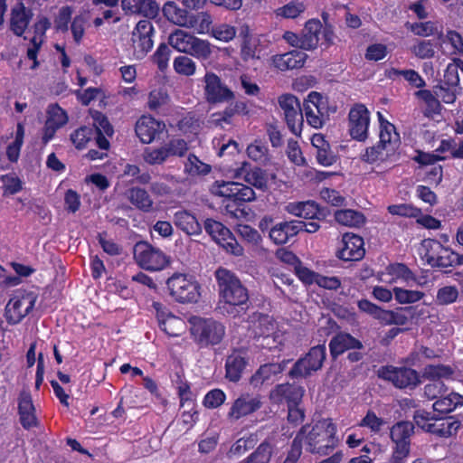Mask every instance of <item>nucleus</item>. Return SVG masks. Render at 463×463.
Here are the masks:
<instances>
[{
	"label": "nucleus",
	"mask_w": 463,
	"mask_h": 463,
	"mask_svg": "<svg viewBox=\"0 0 463 463\" xmlns=\"http://www.w3.org/2000/svg\"><path fill=\"white\" fill-rule=\"evenodd\" d=\"M336 430L332 419L326 418L303 426L298 435L310 453L328 455L339 443Z\"/></svg>",
	"instance_id": "obj_1"
},
{
	"label": "nucleus",
	"mask_w": 463,
	"mask_h": 463,
	"mask_svg": "<svg viewBox=\"0 0 463 463\" xmlns=\"http://www.w3.org/2000/svg\"><path fill=\"white\" fill-rule=\"evenodd\" d=\"M215 279L219 288L220 303H223L220 308L233 317L240 313L236 307L244 311V306L249 298L248 292L237 276L225 268H219L215 271Z\"/></svg>",
	"instance_id": "obj_2"
},
{
	"label": "nucleus",
	"mask_w": 463,
	"mask_h": 463,
	"mask_svg": "<svg viewBox=\"0 0 463 463\" xmlns=\"http://www.w3.org/2000/svg\"><path fill=\"white\" fill-rule=\"evenodd\" d=\"M189 324L192 338L200 347L218 345L225 335L224 326L213 318L192 317Z\"/></svg>",
	"instance_id": "obj_3"
},
{
	"label": "nucleus",
	"mask_w": 463,
	"mask_h": 463,
	"mask_svg": "<svg viewBox=\"0 0 463 463\" xmlns=\"http://www.w3.org/2000/svg\"><path fill=\"white\" fill-rule=\"evenodd\" d=\"M166 287L170 296L182 304L195 303L201 296L200 284L192 275L185 273H174L166 280Z\"/></svg>",
	"instance_id": "obj_4"
},
{
	"label": "nucleus",
	"mask_w": 463,
	"mask_h": 463,
	"mask_svg": "<svg viewBox=\"0 0 463 463\" xmlns=\"http://www.w3.org/2000/svg\"><path fill=\"white\" fill-rule=\"evenodd\" d=\"M169 44L176 51L190 54L196 59L206 60L212 53L211 44L208 41L181 30H175L168 38Z\"/></svg>",
	"instance_id": "obj_5"
},
{
	"label": "nucleus",
	"mask_w": 463,
	"mask_h": 463,
	"mask_svg": "<svg viewBox=\"0 0 463 463\" xmlns=\"http://www.w3.org/2000/svg\"><path fill=\"white\" fill-rule=\"evenodd\" d=\"M414 426L409 421H400L394 424L390 430V437L394 443L391 458L392 463H403L409 456L411 449V437Z\"/></svg>",
	"instance_id": "obj_6"
},
{
	"label": "nucleus",
	"mask_w": 463,
	"mask_h": 463,
	"mask_svg": "<svg viewBox=\"0 0 463 463\" xmlns=\"http://www.w3.org/2000/svg\"><path fill=\"white\" fill-rule=\"evenodd\" d=\"M134 258L138 266L152 271L164 269L170 261L165 252L147 242H138L135 245Z\"/></svg>",
	"instance_id": "obj_7"
},
{
	"label": "nucleus",
	"mask_w": 463,
	"mask_h": 463,
	"mask_svg": "<svg viewBox=\"0 0 463 463\" xmlns=\"http://www.w3.org/2000/svg\"><path fill=\"white\" fill-rule=\"evenodd\" d=\"M240 56L245 62L260 60L267 54L268 43L262 35L251 33L248 25L240 30Z\"/></svg>",
	"instance_id": "obj_8"
},
{
	"label": "nucleus",
	"mask_w": 463,
	"mask_h": 463,
	"mask_svg": "<svg viewBox=\"0 0 463 463\" xmlns=\"http://www.w3.org/2000/svg\"><path fill=\"white\" fill-rule=\"evenodd\" d=\"M37 297L33 292L18 290L5 307V318L9 324H17L33 308Z\"/></svg>",
	"instance_id": "obj_9"
},
{
	"label": "nucleus",
	"mask_w": 463,
	"mask_h": 463,
	"mask_svg": "<svg viewBox=\"0 0 463 463\" xmlns=\"http://www.w3.org/2000/svg\"><path fill=\"white\" fill-rule=\"evenodd\" d=\"M211 193L235 203L252 202L256 198L251 187L234 181H215L211 187Z\"/></svg>",
	"instance_id": "obj_10"
},
{
	"label": "nucleus",
	"mask_w": 463,
	"mask_h": 463,
	"mask_svg": "<svg viewBox=\"0 0 463 463\" xmlns=\"http://www.w3.org/2000/svg\"><path fill=\"white\" fill-rule=\"evenodd\" d=\"M204 229L213 240L227 252L234 256L243 254V248L237 242L232 232L222 223L208 219L204 223Z\"/></svg>",
	"instance_id": "obj_11"
},
{
	"label": "nucleus",
	"mask_w": 463,
	"mask_h": 463,
	"mask_svg": "<svg viewBox=\"0 0 463 463\" xmlns=\"http://www.w3.org/2000/svg\"><path fill=\"white\" fill-rule=\"evenodd\" d=\"M326 354L325 345L312 347L304 357L295 363L289 375L292 378L307 377L313 372L318 371L326 359Z\"/></svg>",
	"instance_id": "obj_12"
},
{
	"label": "nucleus",
	"mask_w": 463,
	"mask_h": 463,
	"mask_svg": "<svg viewBox=\"0 0 463 463\" xmlns=\"http://www.w3.org/2000/svg\"><path fill=\"white\" fill-rule=\"evenodd\" d=\"M279 105L290 131L296 136H300L303 127V113L299 100L292 94H283L279 98Z\"/></svg>",
	"instance_id": "obj_13"
},
{
	"label": "nucleus",
	"mask_w": 463,
	"mask_h": 463,
	"mask_svg": "<svg viewBox=\"0 0 463 463\" xmlns=\"http://www.w3.org/2000/svg\"><path fill=\"white\" fill-rule=\"evenodd\" d=\"M370 126V112L362 103L354 104L348 114V130L350 136L358 141H364L368 137Z\"/></svg>",
	"instance_id": "obj_14"
},
{
	"label": "nucleus",
	"mask_w": 463,
	"mask_h": 463,
	"mask_svg": "<svg viewBox=\"0 0 463 463\" xmlns=\"http://www.w3.org/2000/svg\"><path fill=\"white\" fill-rule=\"evenodd\" d=\"M68 121L69 116L61 107L57 103L50 104L46 109L45 122L42 129L43 143H49L55 137L56 132Z\"/></svg>",
	"instance_id": "obj_15"
},
{
	"label": "nucleus",
	"mask_w": 463,
	"mask_h": 463,
	"mask_svg": "<svg viewBox=\"0 0 463 463\" xmlns=\"http://www.w3.org/2000/svg\"><path fill=\"white\" fill-rule=\"evenodd\" d=\"M153 34L154 26L149 20H140L137 24L131 35L134 54L137 58H143L152 49Z\"/></svg>",
	"instance_id": "obj_16"
},
{
	"label": "nucleus",
	"mask_w": 463,
	"mask_h": 463,
	"mask_svg": "<svg viewBox=\"0 0 463 463\" xmlns=\"http://www.w3.org/2000/svg\"><path fill=\"white\" fill-rule=\"evenodd\" d=\"M378 376L392 382L398 388L416 386L419 382L418 373L411 368H396L392 365L383 366L378 370Z\"/></svg>",
	"instance_id": "obj_17"
},
{
	"label": "nucleus",
	"mask_w": 463,
	"mask_h": 463,
	"mask_svg": "<svg viewBox=\"0 0 463 463\" xmlns=\"http://www.w3.org/2000/svg\"><path fill=\"white\" fill-rule=\"evenodd\" d=\"M232 172V177L234 179H242L249 184L262 191L268 188L269 177L266 171L259 167H252L247 161L241 162Z\"/></svg>",
	"instance_id": "obj_18"
},
{
	"label": "nucleus",
	"mask_w": 463,
	"mask_h": 463,
	"mask_svg": "<svg viewBox=\"0 0 463 463\" xmlns=\"http://www.w3.org/2000/svg\"><path fill=\"white\" fill-rule=\"evenodd\" d=\"M204 96L209 103H222L234 98L233 92L213 72L204 75Z\"/></svg>",
	"instance_id": "obj_19"
},
{
	"label": "nucleus",
	"mask_w": 463,
	"mask_h": 463,
	"mask_svg": "<svg viewBox=\"0 0 463 463\" xmlns=\"http://www.w3.org/2000/svg\"><path fill=\"white\" fill-rule=\"evenodd\" d=\"M432 419L430 412L419 411L414 415V420L418 426L425 429L427 431L433 433L437 436L449 438L457 433L460 427V422L458 420H442L440 422L422 424L421 420H426L429 421Z\"/></svg>",
	"instance_id": "obj_20"
},
{
	"label": "nucleus",
	"mask_w": 463,
	"mask_h": 463,
	"mask_svg": "<svg viewBox=\"0 0 463 463\" xmlns=\"http://www.w3.org/2000/svg\"><path fill=\"white\" fill-rule=\"evenodd\" d=\"M364 244L362 237L352 232H346L342 237L337 256L345 261L359 260L365 253Z\"/></svg>",
	"instance_id": "obj_21"
},
{
	"label": "nucleus",
	"mask_w": 463,
	"mask_h": 463,
	"mask_svg": "<svg viewBox=\"0 0 463 463\" xmlns=\"http://www.w3.org/2000/svg\"><path fill=\"white\" fill-rule=\"evenodd\" d=\"M261 406L262 402L259 395L241 394L232 404L228 412V418L232 420H238L254 413Z\"/></svg>",
	"instance_id": "obj_22"
},
{
	"label": "nucleus",
	"mask_w": 463,
	"mask_h": 463,
	"mask_svg": "<svg viewBox=\"0 0 463 463\" xmlns=\"http://www.w3.org/2000/svg\"><path fill=\"white\" fill-rule=\"evenodd\" d=\"M418 251L421 259L432 267L448 268V264L450 263L447 258L441 257L439 254L446 252L441 241L425 239L421 241Z\"/></svg>",
	"instance_id": "obj_23"
},
{
	"label": "nucleus",
	"mask_w": 463,
	"mask_h": 463,
	"mask_svg": "<svg viewBox=\"0 0 463 463\" xmlns=\"http://www.w3.org/2000/svg\"><path fill=\"white\" fill-rule=\"evenodd\" d=\"M160 328L169 336H178L184 330V321L171 314L160 303H154Z\"/></svg>",
	"instance_id": "obj_24"
},
{
	"label": "nucleus",
	"mask_w": 463,
	"mask_h": 463,
	"mask_svg": "<svg viewBox=\"0 0 463 463\" xmlns=\"http://www.w3.org/2000/svg\"><path fill=\"white\" fill-rule=\"evenodd\" d=\"M50 27L51 21L45 16H40L33 25V36L27 50V57L33 61L32 69L38 66L37 54L45 41V33Z\"/></svg>",
	"instance_id": "obj_25"
},
{
	"label": "nucleus",
	"mask_w": 463,
	"mask_h": 463,
	"mask_svg": "<svg viewBox=\"0 0 463 463\" xmlns=\"http://www.w3.org/2000/svg\"><path fill=\"white\" fill-rule=\"evenodd\" d=\"M165 129V124L150 116H142L136 124V133L142 143L150 144L157 134Z\"/></svg>",
	"instance_id": "obj_26"
},
{
	"label": "nucleus",
	"mask_w": 463,
	"mask_h": 463,
	"mask_svg": "<svg viewBox=\"0 0 463 463\" xmlns=\"http://www.w3.org/2000/svg\"><path fill=\"white\" fill-rule=\"evenodd\" d=\"M304 394V389L294 384L285 383L277 385L269 394V399L274 403L288 402V405H298Z\"/></svg>",
	"instance_id": "obj_27"
},
{
	"label": "nucleus",
	"mask_w": 463,
	"mask_h": 463,
	"mask_svg": "<svg viewBox=\"0 0 463 463\" xmlns=\"http://www.w3.org/2000/svg\"><path fill=\"white\" fill-rule=\"evenodd\" d=\"M33 17V11L25 7L23 0H19L11 9L10 29L17 36H22Z\"/></svg>",
	"instance_id": "obj_28"
},
{
	"label": "nucleus",
	"mask_w": 463,
	"mask_h": 463,
	"mask_svg": "<svg viewBox=\"0 0 463 463\" xmlns=\"http://www.w3.org/2000/svg\"><path fill=\"white\" fill-rule=\"evenodd\" d=\"M18 414L22 426L29 430L37 424L35 407L29 391L23 390L18 396Z\"/></svg>",
	"instance_id": "obj_29"
},
{
	"label": "nucleus",
	"mask_w": 463,
	"mask_h": 463,
	"mask_svg": "<svg viewBox=\"0 0 463 463\" xmlns=\"http://www.w3.org/2000/svg\"><path fill=\"white\" fill-rule=\"evenodd\" d=\"M287 363H272L261 365L257 372L250 377V384L255 388L263 384H271L277 380L286 367Z\"/></svg>",
	"instance_id": "obj_30"
},
{
	"label": "nucleus",
	"mask_w": 463,
	"mask_h": 463,
	"mask_svg": "<svg viewBox=\"0 0 463 463\" xmlns=\"http://www.w3.org/2000/svg\"><path fill=\"white\" fill-rule=\"evenodd\" d=\"M307 55L301 51H291L282 54H275L271 57V64L279 71H285L301 68Z\"/></svg>",
	"instance_id": "obj_31"
},
{
	"label": "nucleus",
	"mask_w": 463,
	"mask_h": 463,
	"mask_svg": "<svg viewBox=\"0 0 463 463\" xmlns=\"http://www.w3.org/2000/svg\"><path fill=\"white\" fill-rule=\"evenodd\" d=\"M248 364L246 353L242 350H234L226 359V377L231 382H238L243 370Z\"/></svg>",
	"instance_id": "obj_32"
},
{
	"label": "nucleus",
	"mask_w": 463,
	"mask_h": 463,
	"mask_svg": "<svg viewBox=\"0 0 463 463\" xmlns=\"http://www.w3.org/2000/svg\"><path fill=\"white\" fill-rule=\"evenodd\" d=\"M121 5L126 13L139 14L147 18L156 17L159 12L155 0H122Z\"/></svg>",
	"instance_id": "obj_33"
},
{
	"label": "nucleus",
	"mask_w": 463,
	"mask_h": 463,
	"mask_svg": "<svg viewBox=\"0 0 463 463\" xmlns=\"http://www.w3.org/2000/svg\"><path fill=\"white\" fill-rule=\"evenodd\" d=\"M299 225L297 221L277 223L269 231V238L275 244H285L299 232Z\"/></svg>",
	"instance_id": "obj_34"
},
{
	"label": "nucleus",
	"mask_w": 463,
	"mask_h": 463,
	"mask_svg": "<svg viewBox=\"0 0 463 463\" xmlns=\"http://www.w3.org/2000/svg\"><path fill=\"white\" fill-rule=\"evenodd\" d=\"M174 223L187 235H198L202 232V226L196 216L186 210L175 213Z\"/></svg>",
	"instance_id": "obj_35"
},
{
	"label": "nucleus",
	"mask_w": 463,
	"mask_h": 463,
	"mask_svg": "<svg viewBox=\"0 0 463 463\" xmlns=\"http://www.w3.org/2000/svg\"><path fill=\"white\" fill-rule=\"evenodd\" d=\"M380 121V141L379 143L385 146L389 151L395 152L400 144V136L397 133L395 127L387 120L383 118V116L378 112Z\"/></svg>",
	"instance_id": "obj_36"
},
{
	"label": "nucleus",
	"mask_w": 463,
	"mask_h": 463,
	"mask_svg": "<svg viewBox=\"0 0 463 463\" xmlns=\"http://www.w3.org/2000/svg\"><path fill=\"white\" fill-rule=\"evenodd\" d=\"M285 211L297 217L316 219L319 215V207L314 201L291 202L285 206Z\"/></svg>",
	"instance_id": "obj_37"
},
{
	"label": "nucleus",
	"mask_w": 463,
	"mask_h": 463,
	"mask_svg": "<svg viewBox=\"0 0 463 463\" xmlns=\"http://www.w3.org/2000/svg\"><path fill=\"white\" fill-rule=\"evenodd\" d=\"M362 344L349 334L340 333L334 336L329 343V348L333 356L342 354L348 349H359Z\"/></svg>",
	"instance_id": "obj_38"
},
{
	"label": "nucleus",
	"mask_w": 463,
	"mask_h": 463,
	"mask_svg": "<svg viewBox=\"0 0 463 463\" xmlns=\"http://www.w3.org/2000/svg\"><path fill=\"white\" fill-rule=\"evenodd\" d=\"M322 30V24L318 19L308 20L301 33L303 50H314L319 42V33Z\"/></svg>",
	"instance_id": "obj_39"
},
{
	"label": "nucleus",
	"mask_w": 463,
	"mask_h": 463,
	"mask_svg": "<svg viewBox=\"0 0 463 463\" xmlns=\"http://www.w3.org/2000/svg\"><path fill=\"white\" fill-rule=\"evenodd\" d=\"M164 16L170 23L185 27L192 14H189L185 9L179 7L174 1H167L162 7Z\"/></svg>",
	"instance_id": "obj_40"
},
{
	"label": "nucleus",
	"mask_w": 463,
	"mask_h": 463,
	"mask_svg": "<svg viewBox=\"0 0 463 463\" xmlns=\"http://www.w3.org/2000/svg\"><path fill=\"white\" fill-rule=\"evenodd\" d=\"M461 406H463V396L454 392H446L439 399L436 400L432 405L433 410L441 414L451 412Z\"/></svg>",
	"instance_id": "obj_41"
},
{
	"label": "nucleus",
	"mask_w": 463,
	"mask_h": 463,
	"mask_svg": "<svg viewBox=\"0 0 463 463\" xmlns=\"http://www.w3.org/2000/svg\"><path fill=\"white\" fill-rule=\"evenodd\" d=\"M387 274L392 277L391 282L405 283L410 286L411 282H417L413 272L404 264H391L386 269Z\"/></svg>",
	"instance_id": "obj_42"
},
{
	"label": "nucleus",
	"mask_w": 463,
	"mask_h": 463,
	"mask_svg": "<svg viewBox=\"0 0 463 463\" xmlns=\"http://www.w3.org/2000/svg\"><path fill=\"white\" fill-rule=\"evenodd\" d=\"M128 198L133 205L145 213H149L153 210V200L143 188L133 187L129 189L128 191Z\"/></svg>",
	"instance_id": "obj_43"
},
{
	"label": "nucleus",
	"mask_w": 463,
	"mask_h": 463,
	"mask_svg": "<svg viewBox=\"0 0 463 463\" xmlns=\"http://www.w3.org/2000/svg\"><path fill=\"white\" fill-rule=\"evenodd\" d=\"M307 4L304 0H293L275 10L277 17L296 19L305 13Z\"/></svg>",
	"instance_id": "obj_44"
},
{
	"label": "nucleus",
	"mask_w": 463,
	"mask_h": 463,
	"mask_svg": "<svg viewBox=\"0 0 463 463\" xmlns=\"http://www.w3.org/2000/svg\"><path fill=\"white\" fill-rule=\"evenodd\" d=\"M213 19L208 13H200L197 15L191 14L186 28L193 29L198 34L210 33Z\"/></svg>",
	"instance_id": "obj_45"
},
{
	"label": "nucleus",
	"mask_w": 463,
	"mask_h": 463,
	"mask_svg": "<svg viewBox=\"0 0 463 463\" xmlns=\"http://www.w3.org/2000/svg\"><path fill=\"white\" fill-rule=\"evenodd\" d=\"M335 219L339 224L350 227H359L365 220L362 213L350 209L336 211Z\"/></svg>",
	"instance_id": "obj_46"
},
{
	"label": "nucleus",
	"mask_w": 463,
	"mask_h": 463,
	"mask_svg": "<svg viewBox=\"0 0 463 463\" xmlns=\"http://www.w3.org/2000/svg\"><path fill=\"white\" fill-rule=\"evenodd\" d=\"M253 324V332L255 336L260 337L261 335L271 334L276 328V322L273 317L268 315L258 314L254 315L251 321Z\"/></svg>",
	"instance_id": "obj_47"
},
{
	"label": "nucleus",
	"mask_w": 463,
	"mask_h": 463,
	"mask_svg": "<svg viewBox=\"0 0 463 463\" xmlns=\"http://www.w3.org/2000/svg\"><path fill=\"white\" fill-rule=\"evenodd\" d=\"M24 123L18 122L14 139L6 147V156L11 162H17L20 156V151L24 144Z\"/></svg>",
	"instance_id": "obj_48"
},
{
	"label": "nucleus",
	"mask_w": 463,
	"mask_h": 463,
	"mask_svg": "<svg viewBox=\"0 0 463 463\" xmlns=\"http://www.w3.org/2000/svg\"><path fill=\"white\" fill-rule=\"evenodd\" d=\"M441 42L448 53L463 55V38L458 32L448 31Z\"/></svg>",
	"instance_id": "obj_49"
},
{
	"label": "nucleus",
	"mask_w": 463,
	"mask_h": 463,
	"mask_svg": "<svg viewBox=\"0 0 463 463\" xmlns=\"http://www.w3.org/2000/svg\"><path fill=\"white\" fill-rule=\"evenodd\" d=\"M395 300L401 305L414 304L420 301L425 294L420 290L406 289L401 287L393 288Z\"/></svg>",
	"instance_id": "obj_50"
},
{
	"label": "nucleus",
	"mask_w": 463,
	"mask_h": 463,
	"mask_svg": "<svg viewBox=\"0 0 463 463\" xmlns=\"http://www.w3.org/2000/svg\"><path fill=\"white\" fill-rule=\"evenodd\" d=\"M211 171L208 164L201 161L196 156L189 155L184 163V173L192 177L205 175Z\"/></svg>",
	"instance_id": "obj_51"
},
{
	"label": "nucleus",
	"mask_w": 463,
	"mask_h": 463,
	"mask_svg": "<svg viewBox=\"0 0 463 463\" xmlns=\"http://www.w3.org/2000/svg\"><path fill=\"white\" fill-rule=\"evenodd\" d=\"M392 154V151H389L385 146L378 143L377 146L366 148L362 156V159L366 163L373 164L387 160Z\"/></svg>",
	"instance_id": "obj_52"
},
{
	"label": "nucleus",
	"mask_w": 463,
	"mask_h": 463,
	"mask_svg": "<svg viewBox=\"0 0 463 463\" xmlns=\"http://www.w3.org/2000/svg\"><path fill=\"white\" fill-rule=\"evenodd\" d=\"M423 374L431 381H442L451 379L454 371L449 365H428L424 368Z\"/></svg>",
	"instance_id": "obj_53"
},
{
	"label": "nucleus",
	"mask_w": 463,
	"mask_h": 463,
	"mask_svg": "<svg viewBox=\"0 0 463 463\" xmlns=\"http://www.w3.org/2000/svg\"><path fill=\"white\" fill-rule=\"evenodd\" d=\"M304 104H310L318 114H321L328 118L330 113L328 99L319 92H310L307 95V99L304 101Z\"/></svg>",
	"instance_id": "obj_54"
},
{
	"label": "nucleus",
	"mask_w": 463,
	"mask_h": 463,
	"mask_svg": "<svg viewBox=\"0 0 463 463\" xmlns=\"http://www.w3.org/2000/svg\"><path fill=\"white\" fill-rule=\"evenodd\" d=\"M271 455L272 446L269 442L264 441L241 463H268Z\"/></svg>",
	"instance_id": "obj_55"
},
{
	"label": "nucleus",
	"mask_w": 463,
	"mask_h": 463,
	"mask_svg": "<svg viewBox=\"0 0 463 463\" xmlns=\"http://www.w3.org/2000/svg\"><path fill=\"white\" fill-rule=\"evenodd\" d=\"M95 130L90 127H80L71 135V140L77 149H82L93 138Z\"/></svg>",
	"instance_id": "obj_56"
},
{
	"label": "nucleus",
	"mask_w": 463,
	"mask_h": 463,
	"mask_svg": "<svg viewBox=\"0 0 463 463\" xmlns=\"http://www.w3.org/2000/svg\"><path fill=\"white\" fill-rule=\"evenodd\" d=\"M236 33V28L228 24H216L211 30V36L223 43H229L233 40Z\"/></svg>",
	"instance_id": "obj_57"
},
{
	"label": "nucleus",
	"mask_w": 463,
	"mask_h": 463,
	"mask_svg": "<svg viewBox=\"0 0 463 463\" xmlns=\"http://www.w3.org/2000/svg\"><path fill=\"white\" fill-rule=\"evenodd\" d=\"M173 67L177 74L183 76H193L196 71L195 62L187 56H178L173 61Z\"/></svg>",
	"instance_id": "obj_58"
},
{
	"label": "nucleus",
	"mask_w": 463,
	"mask_h": 463,
	"mask_svg": "<svg viewBox=\"0 0 463 463\" xmlns=\"http://www.w3.org/2000/svg\"><path fill=\"white\" fill-rule=\"evenodd\" d=\"M384 424L385 421L383 418L378 417L374 411L369 410L358 425L368 429L372 434H378Z\"/></svg>",
	"instance_id": "obj_59"
},
{
	"label": "nucleus",
	"mask_w": 463,
	"mask_h": 463,
	"mask_svg": "<svg viewBox=\"0 0 463 463\" xmlns=\"http://www.w3.org/2000/svg\"><path fill=\"white\" fill-rule=\"evenodd\" d=\"M410 50L419 59H430L435 54L434 44L430 40H418Z\"/></svg>",
	"instance_id": "obj_60"
},
{
	"label": "nucleus",
	"mask_w": 463,
	"mask_h": 463,
	"mask_svg": "<svg viewBox=\"0 0 463 463\" xmlns=\"http://www.w3.org/2000/svg\"><path fill=\"white\" fill-rule=\"evenodd\" d=\"M268 146L260 140H255L246 149L248 156L260 163H265L268 160Z\"/></svg>",
	"instance_id": "obj_61"
},
{
	"label": "nucleus",
	"mask_w": 463,
	"mask_h": 463,
	"mask_svg": "<svg viewBox=\"0 0 463 463\" xmlns=\"http://www.w3.org/2000/svg\"><path fill=\"white\" fill-rule=\"evenodd\" d=\"M395 76H402L405 80L415 88H423L426 84L422 77L414 70L392 69L390 71V77Z\"/></svg>",
	"instance_id": "obj_62"
},
{
	"label": "nucleus",
	"mask_w": 463,
	"mask_h": 463,
	"mask_svg": "<svg viewBox=\"0 0 463 463\" xmlns=\"http://www.w3.org/2000/svg\"><path fill=\"white\" fill-rule=\"evenodd\" d=\"M407 27L415 35L421 37H428L435 34L438 32L436 24L430 21L407 24Z\"/></svg>",
	"instance_id": "obj_63"
},
{
	"label": "nucleus",
	"mask_w": 463,
	"mask_h": 463,
	"mask_svg": "<svg viewBox=\"0 0 463 463\" xmlns=\"http://www.w3.org/2000/svg\"><path fill=\"white\" fill-rule=\"evenodd\" d=\"M458 297V290L455 286H445L438 289L436 302L439 305L454 303Z\"/></svg>",
	"instance_id": "obj_64"
}]
</instances>
